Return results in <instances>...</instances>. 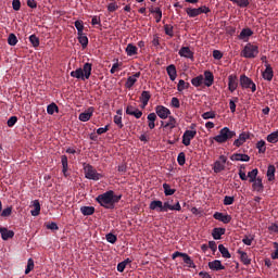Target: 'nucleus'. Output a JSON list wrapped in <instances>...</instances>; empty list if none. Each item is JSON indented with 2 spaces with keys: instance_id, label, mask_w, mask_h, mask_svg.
Instances as JSON below:
<instances>
[{
  "instance_id": "f257e3e1",
  "label": "nucleus",
  "mask_w": 278,
  "mask_h": 278,
  "mask_svg": "<svg viewBox=\"0 0 278 278\" xmlns=\"http://www.w3.org/2000/svg\"><path fill=\"white\" fill-rule=\"evenodd\" d=\"M123 199V195H116L113 190L105 191L96 198L97 203L104 210H114L116 203Z\"/></svg>"
},
{
  "instance_id": "f03ea898",
  "label": "nucleus",
  "mask_w": 278,
  "mask_h": 278,
  "mask_svg": "<svg viewBox=\"0 0 278 278\" xmlns=\"http://www.w3.org/2000/svg\"><path fill=\"white\" fill-rule=\"evenodd\" d=\"M90 75H92V65L91 63H85L83 68L79 67L76 71L71 72V77L75 79H81V81H86V79H90Z\"/></svg>"
},
{
  "instance_id": "7ed1b4c3",
  "label": "nucleus",
  "mask_w": 278,
  "mask_h": 278,
  "mask_svg": "<svg viewBox=\"0 0 278 278\" xmlns=\"http://www.w3.org/2000/svg\"><path fill=\"white\" fill-rule=\"evenodd\" d=\"M236 131L229 129V127H224L219 130V134L213 138L215 142H218V144H225L228 140H231V138H235Z\"/></svg>"
},
{
  "instance_id": "20e7f679",
  "label": "nucleus",
  "mask_w": 278,
  "mask_h": 278,
  "mask_svg": "<svg viewBox=\"0 0 278 278\" xmlns=\"http://www.w3.org/2000/svg\"><path fill=\"white\" fill-rule=\"evenodd\" d=\"M260 54V47L251 42L247 43L241 51V56L247 58L248 60H253L256 55Z\"/></svg>"
},
{
  "instance_id": "39448f33",
  "label": "nucleus",
  "mask_w": 278,
  "mask_h": 278,
  "mask_svg": "<svg viewBox=\"0 0 278 278\" xmlns=\"http://www.w3.org/2000/svg\"><path fill=\"white\" fill-rule=\"evenodd\" d=\"M85 177L86 179H91L92 181H99V179L103 178V175L97 172L94 167L90 164L85 165Z\"/></svg>"
},
{
  "instance_id": "423d86ee",
  "label": "nucleus",
  "mask_w": 278,
  "mask_h": 278,
  "mask_svg": "<svg viewBox=\"0 0 278 278\" xmlns=\"http://www.w3.org/2000/svg\"><path fill=\"white\" fill-rule=\"evenodd\" d=\"M239 84H240L241 88H243V89L250 88L252 92H255V90H257V86L255 85L253 79L249 78V76H247L244 74L240 76Z\"/></svg>"
},
{
  "instance_id": "0eeeda50",
  "label": "nucleus",
  "mask_w": 278,
  "mask_h": 278,
  "mask_svg": "<svg viewBox=\"0 0 278 278\" xmlns=\"http://www.w3.org/2000/svg\"><path fill=\"white\" fill-rule=\"evenodd\" d=\"M225 164H227V156L220 155L219 160L214 163V173H223L225 170Z\"/></svg>"
},
{
  "instance_id": "6e6552de",
  "label": "nucleus",
  "mask_w": 278,
  "mask_h": 278,
  "mask_svg": "<svg viewBox=\"0 0 278 278\" xmlns=\"http://www.w3.org/2000/svg\"><path fill=\"white\" fill-rule=\"evenodd\" d=\"M238 76L236 74H231L228 76V90L229 92H236L238 90Z\"/></svg>"
},
{
  "instance_id": "1a4fd4ad",
  "label": "nucleus",
  "mask_w": 278,
  "mask_h": 278,
  "mask_svg": "<svg viewBox=\"0 0 278 278\" xmlns=\"http://www.w3.org/2000/svg\"><path fill=\"white\" fill-rule=\"evenodd\" d=\"M195 136L197 130H186L182 135V144H185V147H190V142L194 140Z\"/></svg>"
},
{
  "instance_id": "9d476101",
  "label": "nucleus",
  "mask_w": 278,
  "mask_h": 278,
  "mask_svg": "<svg viewBox=\"0 0 278 278\" xmlns=\"http://www.w3.org/2000/svg\"><path fill=\"white\" fill-rule=\"evenodd\" d=\"M155 113L159 118L166 121V118H168V115L170 114V110L164 105H157L155 108Z\"/></svg>"
},
{
  "instance_id": "9b49d317",
  "label": "nucleus",
  "mask_w": 278,
  "mask_h": 278,
  "mask_svg": "<svg viewBox=\"0 0 278 278\" xmlns=\"http://www.w3.org/2000/svg\"><path fill=\"white\" fill-rule=\"evenodd\" d=\"M92 114H94V108L90 106L88 110L79 114L78 121L81 123H88V121L92 118Z\"/></svg>"
},
{
  "instance_id": "f8f14e48",
  "label": "nucleus",
  "mask_w": 278,
  "mask_h": 278,
  "mask_svg": "<svg viewBox=\"0 0 278 278\" xmlns=\"http://www.w3.org/2000/svg\"><path fill=\"white\" fill-rule=\"evenodd\" d=\"M213 218H215V220H219L220 223H224V225H229V223H231V215L229 214H223L220 212H215L213 214Z\"/></svg>"
},
{
  "instance_id": "ddd939ff",
  "label": "nucleus",
  "mask_w": 278,
  "mask_h": 278,
  "mask_svg": "<svg viewBox=\"0 0 278 278\" xmlns=\"http://www.w3.org/2000/svg\"><path fill=\"white\" fill-rule=\"evenodd\" d=\"M265 67H266L265 71L262 73L263 79H265V81H273V77H275V72H273V66L266 63Z\"/></svg>"
},
{
  "instance_id": "4468645a",
  "label": "nucleus",
  "mask_w": 278,
  "mask_h": 278,
  "mask_svg": "<svg viewBox=\"0 0 278 278\" xmlns=\"http://www.w3.org/2000/svg\"><path fill=\"white\" fill-rule=\"evenodd\" d=\"M126 114L128 116H135V118H142V111L134 105H128L126 108Z\"/></svg>"
},
{
  "instance_id": "2eb2a0df",
  "label": "nucleus",
  "mask_w": 278,
  "mask_h": 278,
  "mask_svg": "<svg viewBox=\"0 0 278 278\" xmlns=\"http://www.w3.org/2000/svg\"><path fill=\"white\" fill-rule=\"evenodd\" d=\"M178 55H180V58H186L187 60H194V52H192L189 47L180 48Z\"/></svg>"
},
{
  "instance_id": "dca6fc26",
  "label": "nucleus",
  "mask_w": 278,
  "mask_h": 278,
  "mask_svg": "<svg viewBox=\"0 0 278 278\" xmlns=\"http://www.w3.org/2000/svg\"><path fill=\"white\" fill-rule=\"evenodd\" d=\"M139 77H140V72H137L132 76H129L125 83V88H127L128 90H131L136 81H138Z\"/></svg>"
},
{
  "instance_id": "f3484780",
  "label": "nucleus",
  "mask_w": 278,
  "mask_h": 278,
  "mask_svg": "<svg viewBox=\"0 0 278 278\" xmlns=\"http://www.w3.org/2000/svg\"><path fill=\"white\" fill-rule=\"evenodd\" d=\"M231 162H250L251 156L249 154L235 153L230 156Z\"/></svg>"
},
{
  "instance_id": "a211bd4d",
  "label": "nucleus",
  "mask_w": 278,
  "mask_h": 278,
  "mask_svg": "<svg viewBox=\"0 0 278 278\" xmlns=\"http://www.w3.org/2000/svg\"><path fill=\"white\" fill-rule=\"evenodd\" d=\"M214 85V73H212L211 71H205L204 72V86H206V88H211V86Z\"/></svg>"
},
{
  "instance_id": "6ab92c4d",
  "label": "nucleus",
  "mask_w": 278,
  "mask_h": 278,
  "mask_svg": "<svg viewBox=\"0 0 278 278\" xmlns=\"http://www.w3.org/2000/svg\"><path fill=\"white\" fill-rule=\"evenodd\" d=\"M141 101V109L144 110L149 105V101L151 100V92L150 91H142L140 96Z\"/></svg>"
},
{
  "instance_id": "aec40b11",
  "label": "nucleus",
  "mask_w": 278,
  "mask_h": 278,
  "mask_svg": "<svg viewBox=\"0 0 278 278\" xmlns=\"http://www.w3.org/2000/svg\"><path fill=\"white\" fill-rule=\"evenodd\" d=\"M249 138H250V136L248 132H241L239 135V138L233 141V146L238 147V148L242 147L243 143L247 142V140H249Z\"/></svg>"
},
{
  "instance_id": "412c9836",
  "label": "nucleus",
  "mask_w": 278,
  "mask_h": 278,
  "mask_svg": "<svg viewBox=\"0 0 278 278\" xmlns=\"http://www.w3.org/2000/svg\"><path fill=\"white\" fill-rule=\"evenodd\" d=\"M253 36V30L251 28H243L239 35V40H243V42H249V38Z\"/></svg>"
},
{
  "instance_id": "4be33fe9",
  "label": "nucleus",
  "mask_w": 278,
  "mask_h": 278,
  "mask_svg": "<svg viewBox=\"0 0 278 278\" xmlns=\"http://www.w3.org/2000/svg\"><path fill=\"white\" fill-rule=\"evenodd\" d=\"M208 268L211 270H215V271H218V270H225V266L223 265V263L218 260H215L213 262H208Z\"/></svg>"
},
{
  "instance_id": "5701e85b",
  "label": "nucleus",
  "mask_w": 278,
  "mask_h": 278,
  "mask_svg": "<svg viewBox=\"0 0 278 278\" xmlns=\"http://www.w3.org/2000/svg\"><path fill=\"white\" fill-rule=\"evenodd\" d=\"M0 233H1L2 240H10L11 238H14V231L9 230L5 227H0Z\"/></svg>"
},
{
  "instance_id": "b1692460",
  "label": "nucleus",
  "mask_w": 278,
  "mask_h": 278,
  "mask_svg": "<svg viewBox=\"0 0 278 278\" xmlns=\"http://www.w3.org/2000/svg\"><path fill=\"white\" fill-rule=\"evenodd\" d=\"M166 71L170 81H175V79H177V67L170 64L166 67Z\"/></svg>"
},
{
  "instance_id": "393cba45",
  "label": "nucleus",
  "mask_w": 278,
  "mask_h": 278,
  "mask_svg": "<svg viewBox=\"0 0 278 278\" xmlns=\"http://www.w3.org/2000/svg\"><path fill=\"white\" fill-rule=\"evenodd\" d=\"M125 51L128 58H134V55H138V47H136L134 43H128Z\"/></svg>"
},
{
  "instance_id": "a878e982",
  "label": "nucleus",
  "mask_w": 278,
  "mask_h": 278,
  "mask_svg": "<svg viewBox=\"0 0 278 278\" xmlns=\"http://www.w3.org/2000/svg\"><path fill=\"white\" fill-rule=\"evenodd\" d=\"M164 203L160 200H154L150 203V210H154L155 212H163Z\"/></svg>"
},
{
  "instance_id": "bb28decb",
  "label": "nucleus",
  "mask_w": 278,
  "mask_h": 278,
  "mask_svg": "<svg viewBox=\"0 0 278 278\" xmlns=\"http://www.w3.org/2000/svg\"><path fill=\"white\" fill-rule=\"evenodd\" d=\"M252 188L255 192H263L264 191V184H262V178H256V180L252 181Z\"/></svg>"
},
{
  "instance_id": "cd10ccee",
  "label": "nucleus",
  "mask_w": 278,
  "mask_h": 278,
  "mask_svg": "<svg viewBox=\"0 0 278 278\" xmlns=\"http://www.w3.org/2000/svg\"><path fill=\"white\" fill-rule=\"evenodd\" d=\"M61 164L63 166L62 172H63L64 177H68V174H67L68 173V156L67 155L61 156Z\"/></svg>"
},
{
  "instance_id": "c85d7f7f",
  "label": "nucleus",
  "mask_w": 278,
  "mask_h": 278,
  "mask_svg": "<svg viewBox=\"0 0 278 278\" xmlns=\"http://www.w3.org/2000/svg\"><path fill=\"white\" fill-rule=\"evenodd\" d=\"M147 118L149 129H155V121H157V114L150 113Z\"/></svg>"
},
{
  "instance_id": "c756f323",
  "label": "nucleus",
  "mask_w": 278,
  "mask_h": 278,
  "mask_svg": "<svg viewBox=\"0 0 278 278\" xmlns=\"http://www.w3.org/2000/svg\"><path fill=\"white\" fill-rule=\"evenodd\" d=\"M225 228H214L212 232V237L214 240H220L223 236H225Z\"/></svg>"
},
{
  "instance_id": "7c9ffc66",
  "label": "nucleus",
  "mask_w": 278,
  "mask_h": 278,
  "mask_svg": "<svg viewBox=\"0 0 278 278\" xmlns=\"http://www.w3.org/2000/svg\"><path fill=\"white\" fill-rule=\"evenodd\" d=\"M238 254L240 255V260L244 266L251 265V258H249V254H247V252L239 250Z\"/></svg>"
},
{
  "instance_id": "2f4dec72",
  "label": "nucleus",
  "mask_w": 278,
  "mask_h": 278,
  "mask_svg": "<svg viewBox=\"0 0 278 278\" xmlns=\"http://www.w3.org/2000/svg\"><path fill=\"white\" fill-rule=\"evenodd\" d=\"M34 210L30 211L31 216H40V201L35 200L31 202Z\"/></svg>"
},
{
  "instance_id": "473e14b6",
  "label": "nucleus",
  "mask_w": 278,
  "mask_h": 278,
  "mask_svg": "<svg viewBox=\"0 0 278 278\" xmlns=\"http://www.w3.org/2000/svg\"><path fill=\"white\" fill-rule=\"evenodd\" d=\"M80 212L83 216H92L94 214V206H83Z\"/></svg>"
},
{
  "instance_id": "72a5a7b5",
  "label": "nucleus",
  "mask_w": 278,
  "mask_h": 278,
  "mask_svg": "<svg viewBox=\"0 0 278 278\" xmlns=\"http://www.w3.org/2000/svg\"><path fill=\"white\" fill-rule=\"evenodd\" d=\"M218 251L223 257H225L226 260H230L231 253H229V250L227 248H225L224 244L218 245Z\"/></svg>"
},
{
  "instance_id": "f704fd0d",
  "label": "nucleus",
  "mask_w": 278,
  "mask_h": 278,
  "mask_svg": "<svg viewBox=\"0 0 278 278\" xmlns=\"http://www.w3.org/2000/svg\"><path fill=\"white\" fill-rule=\"evenodd\" d=\"M277 168L275 167V165H269L267 167V179L268 181H273L275 179V173H276Z\"/></svg>"
},
{
  "instance_id": "c9c22d12",
  "label": "nucleus",
  "mask_w": 278,
  "mask_h": 278,
  "mask_svg": "<svg viewBox=\"0 0 278 278\" xmlns=\"http://www.w3.org/2000/svg\"><path fill=\"white\" fill-rule=\"evenodd\" d=\"M163 190H164L165 197H173V194H175V192H177L176 189H172L170 185H168L166 182L163 184Z\"/></svg>"
},
{
  "instance_id": "e433bc0d",
  "label": "nucleus",
  "mask_w": 278,
  "mask_h": 278,
  "mask_svg": "<svg viewBox=\"0 0 278 278\" xmlns=\"http://www.w3.org/2000/svg\"><path fill=\"white\" fill-rule=\"evenodd\" d=\"M190 88V83H186V80L180 79L177 85L178 92H184V90H188Z\"/></svg>"
},
{
  "instance_id": "4c0bfd02",
  "label": "nucleus",
  "mask_w": 278,
  "mask_h": 278,
  "mask_svg": "<svg viewBox=\"0 0 278 278\" xmlns=\"http://www.w3.org/2000/svg\"><path fill=\"white\" fill-rule=\"evenodd\" d=\"M203 75H199L191 79V84L194 86V88H199L200 86H203Z\"/></svg>"
},
{
  "instance_id": "58836bf2",
  "label": "nucleus",
  "mask_w": 278,
  "mask_h": 278,
  "mask_svg": "<svg viewBox=\"0 0 278 278\" xmlns=\"http://www.w3.org/2000/svg\"><path fill=\"white\" fill-rule=\"evenodd\" d=\"M8 45H10V47H16V45H18V38L16 37V35L14 33H11L9 35Z\"/></svg>"
},
{
  "instance_id": "ea45409f",
  "label": "nucleus",
  "mask_w": 278,
  "mask_h": 278,
  "mask_svg": "<svg viewBox=\"0 0 278 278\" xmlns=\"http://www.w3.org/2000/svg\"><path fill=\"white\" fill-rule=\"evenodd\" d=\"M150 13L156 14L155 15L156 23H160L162 21V9L160 8L150 9Z\"/></svg>"
},
{
  "instance_id": "a19ab883",
  "label": "nucleus",
  "mask_w": 278,
  "mask_h": 278,
  "mask_svg": "<svg viewBox=\"0 0 278 278\" xmlns=\"http://www.w3.org/2000/svg\"><path fill=\"white\" fill-rule=\"evenodd\" d=\"M235 5H238L239 8H249L250 1L249 0H229Z\"/></svg>"
},
{
  "instance_id": "79ce46f5",
  "label": "nucleus",
  "mask_w": 278,
  "mask_h": 278,
  "mask_svg": "<svg viewBox=\"0 0 278 278\" xmlns=\"http://www.w3.org/2000/svg\"><path fill=\"white\" fill-rule=\"evenodd\" d=\"M127 264H131V260L126 258L125 261L117 264L118 273H125V268H127Z\"/></svg>"
},
{
  "instance_id": "37998d69",
  "label": "nucleus",
  "mask_w": 278,
  "mask_h": 278,
  "mask_svg": "<svg viewBox=\"0 0 278 278\" xmlns=\"http://www.w3.org/2000/svg\"><path fill=\"white\" fill-rule=\"evenodd\" d=\"M186 12L189 18H197L199 15V9L187 8Z\"/></svg>"
},
{
  "instance_id": "c03bdc74",
  "label": "nucleus",
  "mask_w": 278,
  "mask_h": 278,
  "mask_svg": "<svg viewBox=\"0 0 278 278\" xmlns=\"http://www.w3.org/2000/svg\"><path fill=\"white\" fill-rule=\"evenodd\" d=\"M182 260L185 264H188L189 268H194V261L187 253H182Z\"/></svg>"
},
{
  "instance_id": "a18cd8bd",
  "label": "nucleus",
  "mask_w": 278,
  "mask_h": 278,
  "mask_svg": "<svg viewBox=\"0 0 278 278\" xmlns=\"http://www.w3.org/2000/svg\"><path fill=\"white\" fill-rule=\"evenodd\" d=\"M29 42L35 49L40 47V38H38L36 35L29 36Z\"/></svg>"
},
{
  "instance_id": "49530a36",
  "label": "nucleus",
  "mask_w": 278,
  "mask_h": 278,
  "mask_svg": "<svg viewBox=\"0 0 278 278\" xmlns=\"http://www.w3.org/2000/svg\"><path fill=\"white\" fill-rule=\"evenodd\" d=\"M267 142H270L271 144H276V142H278V130L267 136Z\"/></svg>"
},
{
  "instance_id": "de8ad7c7",
  "label": "nucleus",
  "mask_w": 278,
  "mask_h": 278,
  "mask_svg": "<svg viewBox=\"0 0 278 278\" xmlns=\"http://www.w3.org/2000/svg\"><path fill=\"white\" fill-rule=\"evenodd\" d=\"M166 128L175 129L177 127V119L175 117L169 116L168 121L165 123Z\"/></svg>"
},
{
  "instance_id": "09e8293b",
  "label": "nucleus",
  "mask_w": 278,
  "mask_h": 278,
  "mask_svg": "<svg viewBox=\"0 0 278 278\" xmlns=\"http://www.w3.org/2000/svg\"><path fill=\"white\" fill-rule=\"evenodd\" d=\"M78 42L81 45L83 49H86L88 47V37L84 34L78 35Z\"/></svg>"
},
{
  "instance_id": "8fccbe9b",
  "label": "nucleus",
  "mask_w": 278,
  "mask_h": 278,
  "mask_svg": "<svg viewBox=\"0 0 278 278\" xmlns=\"http://www.w3.org/2000/svg\"><path fill=\"white\" fill-rule=\"evenodd\" d=\"M260 173V170H257V168L252 169L251 172L248 173V177H249V181L250 184L255 181L257 179V174Z\"/></svg>"
},
{
  "instance_id": "3c124183",
  "label": "nucleus",
  "mask_w": 278,
  "mask_h": 278,
  "mask_svg": "<svg viewBox=\"0 0 278 278\" xmlns=\"http://www.w3.org/2000/svg\"><path fill=\"white\" fill-rule=\"evenodd\" d=\"M74 26L76 27V29H77V31H78V36H81V34H84V22L77 20V21L74 23Z\"/></svg>"
},
{
  "instance_id": "603ef678",
  "label": "nucleus",
  "mask_w": 278,
  "mask_h": 278,
  "mask_svg": "<svg viewBox=\"0 0 278 278\" xmlns=\"http://www.w3.org/2000/svg\"><path fill=\"white\" fill-rule=\"evenodd\" d=\"M164 31H165L166 36H169V38H173V36H175V33L173 30V25H170V24L164 25Z\"/></svg>"
},
{
  "instance_id": "864d4df0",
  "label": "nucleus",
  "mask_w": 278,
  "mask_h": 278,
  "mask_svg": "<svg viewBox=\"0 0 278 278\" xmlns=\"http://www.w3.org/2000/svg\"><path fill=\"white\" fill-rule=\"evenodd\" d=\"M55 112H59L58 104L51 103L47 106V113L50 115L55 114Z\"/></svg>"
},
{
  "instance_id": "5fc2aeb1",
  "label": "nucleus",
  "mask_w": 278,
  "mask_h": 278,
  "mask_svg": "<svg viewBox=\"0 0 278 278\" xmlns=\"http://www.w3.org/2000/svg\"><path fill=\"white\" fill-rule=\"evenodd\" d=\"M256 149H258V153H266V141L260 140L256 143Z\"/></svg>"
},
{
  "instance_id": "6e6d98bb",
  "label": "nucleus",
  "mask_w": 278,
  "mask_h": 278,
  "mask_svg": "<svg viewBox=\"0 0 278 278\" xmlns=\"http://www.w3.org/2000/svg\"><path fill=\"white\" fill-rule=\"evenodd\" d=\"M113 122L115 123V125H117L119 129H123V127H125V125H123V116L121 115H115L113 117Z\"/></svg>"
},
{
  "instance_id": "4d7b16f0",
  "label": "nucleus",
  "mask_w": 278,
  "mask_h": 278,
  "mask_svg": "<svg viewBox=\"0 0 278 278\" xmlns=\"http://www.w3.org/2000/svg\"><path fill=\"white\" fill-rule=\"evenodd\" d=\"M202 118L204 121H210V118H216V112L214 111H208L202 114Z\"/></svg>"
},
{
  "instance_id": "13d9d810",
  "label": "nucleus",
  "mask_w": 278,
  "mask_h": 278,
  "mask_svg": "<svg viewBox=\"0 0 278 278\" xmlns=\"http://www.w3.org/2000/svg\"><path fill=\"white\" fill-rule=\"evenodd\" d=\"M238 97L232 98V100L229 101V109L232 114L236 113V103H238Z\"/></svg>"
},
{
  "instance_id": "bf43d9fd",
  "label": "nucleus",
  "mask_w": 278,
  "mask_h": 278,
  "mask_svg": "<svg viewBox=\"0 0 278 278\" xmlns=\"http://www.w3.org/2000/svg\"><path fill=\"white\" fill-rule=\"evenodd\" d=\"M34 270V260L29 258L25 269V275H29Z\"/></svg>"
},
{
  "instance_id": "052dcab7",
  "label": "nucleus",
  "mask_w": 278,
  "mask_h": 278,
  "mask_svg": "<svg viewBox=\"0 0 278 278\" xmlns=\"http://www.w3.org/2000/svg\"><path fill=\"white\" fill-rule=\"evenodd\" d=\"M116 240H118L116 235H114L112 232L106 235V242H110V244H116Z\"/></svg>"
},
{
  "instance_id": "680f3d73",
  "label": "nucleus",
  "mask_w": 278,
  "mask_h": 278,
  "mask_svg": "<svg viewBox=\"0 0 278 278\" xmlns=\"http://www.w3.org/2000/svg\"><path fill=\"white\" fill-rule=\"evenodd\" d=\"M0 213H1L2 218H8L9 216H12V206H8Z\"/></svg>"
},
{
  "instance_id": "e2e57ef3",
  "label": "nucleus",
  "mask_w": 278,
  "mask_h": 278,
  "mask_svg": "<svg viewBox=\"0 0 278 278\" xmlns=\"http://www.w3.org/2000/svg\"><path fill=\"white\" fill-rule=\"evenodd\" d=\"M177 162H178L179 166H184V164H186V153L180 152L178 154Z\"/></svg>"
},
{
  "instance_id": "0e129e2a",
  "label": "nucleus",
  "mask_w": 278,
  "mask_h": 278,
  "mask_svg": "<svg viewBox=\"0 0 278 278\" xmlns=\"http://www.w3.org/2000/svg\"><path fill=\"white\" fill-rule=\"evenodd\" d=\"M16 123H18V117L16 116H11L8 122L7 125L8 127H14L16 125Z\"/></svg>"
},
{
  "instance_id": "69168bd1",
  "label": "nucleus",
  "mask_w": 278,
  "mask_h": 278,
  "mask_svg": "<svg viewBox=\"0 0 278 278\" xmlns=\"http://www.w3.org/2000/svg\"><path fill=\"white\" fill-rule=\"evenodd\" d=\"M236 201V199L231 195H226L224 198V205H233V202Z\"/></svg>"
},
{
  "instance_id": "338daca9",
  "label": "nucleus",
  "mask_w": 278,
  "mask_h": 278,
  "mask_svg": "<svg viewBox=\"0 0 278 278\" xmlns=\"http://www.w3.org/2000/svg\"><path fill=\"white\" fill-rule=\"evenodd\" d=\"M210 12H212V10H210V8L202 5L200 8H198V14H210Z\"/></svg>"
},
{
  "instance_id": "774afa93",
  "label": "nucleus",
  "mask_w": 278,
  "mask_h": 278,
  "mask_svg": "<svg viewBox=\"0 0 278 278\" xmlns=\"http://www.w3.org/2000/svg\"><path fill=\"white\" fill-rule=\"evenodd\" d=\"M12 8L15 12H18V10H21V0H13Z\"/></svg>"
}]
</instances>
